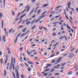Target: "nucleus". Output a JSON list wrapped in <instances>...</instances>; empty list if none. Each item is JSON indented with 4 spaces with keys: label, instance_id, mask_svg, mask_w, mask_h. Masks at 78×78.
Here are the masks:
<instances>
[{
    "label": "nucleus",
    "instance_id": "obj_1",
    "mask_svg": "<svg viewBox=\"0 0 78 78\" xmlns=\"http://www.w3.org/2000/svg\"><path fill=\"white\" fill-rule=\"evenodd\" d=\"M16 63V59L14 58L13 59V57H12L11 61V64H10V66H9V68L10 70H12V67L13 70H15V65L14 64Z\"/></svg>",
    "mask_w": 78,
    "mask_h": 78
},
{
    "label": "nucleus",
    "instance_id": "obj_2",
    "mask_svg": "<svg viewBox=\"0 0 78 78\" xmlns=\"http://www.w3.org/2000/svg\"><path fill=\"white\" fill-rule=\"evenodd\" d=\"M47 12L45 11L44 12H43V13H42V16H40L39 17V19L38 20H37L36 21V22H38V21H39V20H41V19L43 18H44V17H45V16H47V15H44V14H45Z\"/></svg>",
    "mask_w": 78,
    "mask_h": 78
},
{
    "label": "nucleus",
    "instance_id": "obj_3",
    "mask_svg": "<svg viewBox=\"0 0 78 78\" xmlns=\"http://www.w3.org/2000/svg\"><path fill=\"white\" fill-rule=\"evenodd\" d=\"M15 73H16V76L17 78H20V74L19 73V70L17 69V68H16L15 69Z\"/></svg>",
    "mask_w": 78,
    "mask_h": 78
},
{
    "label": "nucleus",
    "instance_id": "obj_4",
    "mask_svg": "<svg viewBox=\"0 0 78 78\" xmlns=\"http://www.w3.org/2000/svg\"><path fill=\"white\" fill-rule=\"evenodd\" d=\"M63 58V57H60V58H59V59L57 60V62L56 63V64H57V63H58V62H61V61H62V60H60V59H62Z\"/></svg>",
    "mask_w": 78,
    "mask_h": 78
},
{
    "label": "nucleus",
    "instance_id": "obj_5",
    "mask_svg": "<svg viewBox=\"0 0 78 78\" xmlns=\"http://www.w3.org/2000/svg\"><path fill=\"white\" fill-rule=\"evenodd\" d=\"M73 56H74V54L73 53H70L69 54V58H72V57H73Z\"/></svg>",
    "mask_w": 78,
    "mask_h": 78
},
{
    "label": "nucleus",
    "instance_id": "obj_6",
    "mask_svg": "<svg viewBox=\"0 0 78 78\" xmlns=\"http://www.w3.org/2000/svg\"><path fill=\"white\" fill-rule=\"evenodd\" d=\"M67 5L68 9H70V5H71V3L70 2H69L68 3Z\"/></svg>",
    "mask_w": 78,
    "mask_h": 78
},
{
    "label": "nucleus",
    "instance_id": "obj_7",
    "mask_svg": "<svg viewBox=\"0 0 78 78\" xmlns=\"http://www.w3.org/2000/svg\"><path fill=\"white\" fill-rule=\"evenodd\" d=\"M6 36L5 35H4L2 37V41H4V42H5L6 41Z\"/></svg>",
    "mask_w": 78,
    "mask_h": 78
},
{
    "label": "nucleus",
    "instance_id": "obj_8",
    "mask_svg": "<svg viewBox=\"0 0 78 78\" xmlns=\"http://www.w3.org/2000/svg\"><path fill=\"white\" fill-rule=\"evenodd\" d=\"M7 50H8V51H9L8 52V54H9V55H11V51H10V49H9V48H8Z\"/></svg>",
    "mask_w": 78,
    "mask_h": 78
},
{
    "label": "nucleus",
    "instance_id": "obj_9",
    "mask_svg": "<svg viewBox=\"0 0 78 78\" xmlns=\"http://www.w3.org/2000/svg\"><path fill=\"white\" fill-rule=\"evenodd\" d=\"M27 52L28 55L29 56H30V55L31 54V53H33L32 51H30V52H29V51L28 50L27 51Z\"/></svg>",
    "mask_w": 78,
    "mask_h": 78
},
{
    "label": "nucleus",
    "instance_id": "obj_10",
    "mask_svg": "<svg viewBox=\"0 0 78 78\" xmlns=\"http://www.w3.org/2000/svg\"><path fill=\"white\" fill-rule=\"evenodd\" d=\"M61 5L58 6H57V7L55 8V9H55V10L58 11V9H59V8H61Z\"/></svg>",
    "mask_w": 78,
    "mask_h": 78
},
{
    "label": "nucleus",
    "instance_id": "obj_11",
    "mask_svg": "<svg viewBox=\"0 0 78 78\" xmlns=\"http://www.w3.org/2000/svg\"><path fill=\"white\" fill-rule=\"evenodd\" d=\"M27 62L29 64H30L31 65H33V63L30 61H27Z\"/></svg>",
    "mask_w": 78,
    "mask_h": 78
},
{
    "label": "nucleus",
    "instance_id": "obj_12",
    "mask_svg": "<svg viewBox=\"0 0 78 78\" xmlns=\"http://www.w3.org/2000/svg\"><path fill=\"white\" fill-rule=\"evenodd\" d=\"M6 59L5 60V64H6V63L7 62V61H8V55H6Z\"/></svg>",
    "mask_w": 78,
    "mask_h": 78
},
{
    "label": "nucleus",
    "instance_id": "obj_13",
    "mask_svg": "<svg viewBox=\"0 0 78 78\" xmlns=\"http://www.w3.org/2000/svg\"><path fill=\"white\" fill-rule=\"evenodd\" d=\"M66 27L68 30L69 29V30H70V26H69V24H66Z\"/></svg>",
    "mask_w": 78,
    "mask_h": 78
},
{
    "label": "nucleus",
    "instance_id": "obj_14",
    "mask_svg": "<svg viewBox=\"0 0 78 78\" xmlns=\"http://www.w3.org/2000/svg\"><path fill=\"white\" fill-rule=\"evenodd\" d=\"M41 9H39L38 11L37 12V14H40V13H41Z\"/></svg>",
    "mask_w": 78,
    "mask_h": 78
},
{
    "label": "nucleus",
    "instance_id": "obj_15",
    "mask_svg": "<svg viewBox=\"0 0 78 78\" xmlns=\"http://www.w3.org/2000/svg\"><path fill=\"white\" fill-rule=\"evenodd\" d=\"M48 5H49V4H45L43 5V8H44V7L47 6H48Z\"/></svg>",
    "mask_w": 78,
    "mask_h": 78
},
{
    "label": "nucleus",
    "instance_id": "obj_16",
    "mask_svg": "<svg viewBox=\"0 0 78 78\" xmlns=\"http://www.w3.org/2000/svg\"><path fill=\"white\" fill-rule=\"evenodd\" d=\"M35 20H36V19H34V20H33V21H32L30 23V25H33Z\"/></svg>",
    "mask_w": 78,
    "mask_h": 78
},
{
    "label": "nucleus",
    "instance_id": "obj_17",
    "mask_svg": "<svg viewBox=\"0 0 78 78\" xmlns=\"http://www.w3.org/2000/svg\"><path fill=\"white\" fill-rule=\"evenodd\" d=\"M72 73H73L72 71H70L68 73V75H72Z\"/></svg>",
    "mask_w": 78,
    "mask_h": 78
},
{
    "label": "nucleus",
    "instance_id": "obj_18",
    "mask_svg": "<svg viewBox=\"0 0 78 78\" xmlns=\"http://www.w3.org/2000/svg\"><path fill=\"white\" fill-rule=\"evenodd\" d=\"M30 23H31V21H29L27 22L26 23V25H29V24H30Z\"/></svg>",
    "mask_w": 78,
    "mask_h": 78
},
{
    "label": "nucleus",
    "instance_id": "obj_19",
    "mask_svg": "<svg viewBox=\"0 0 78 78\" xmlns=\"http://www.w3.org/2000/svg\"><path fill=\"white\" fill-rule=\"evenodd\" d=\"M27 27H26L25 28H24L23 29V33L25 32V31H26V30H27Z\"/></svg>",
    "mask_w": 78,
    "mask_h": 78
},
{
    "label": "nucleus",
    "instance_id": "obj_20",
    "mask_svg": "<svg viewBox=\"0 0 78 78\" xmlns=\"http://www.w3.org/2000/svg\"><path fill=\"white\" fill-rule=\"evenodd\" d=\"M12 73L13 74V76H14V78H16V75H15V74L14 73V72H12Z\"/></svg>",
    "mask_w": 78,
    "mask_h": 78
},
{
    "label": "nucleus",
    "instance_id": "obj_21",
    "mask_svg": "<svg viewBox=\"0 0 78 78\" xmlns=\"http://www.w3.org/2000/svg\"><path fill=\"white\" fill-rule=\"evenodd\" d=\"M17 38L16 37V38L15 39L14 41V42L15 43H16L17 42Z\"/></svg>",
    "mask_w": 78,
    "mask_h": 78
},
{
    "label": "nucleus",
    "instance_id": "obj_22",
    "mask_svg": "<svg viewBox=\"0 0 78 78\" xmlns=\"http://www.w3.org/2000/svg\"><path fill=\"white\" fill-rule=\"evenodd\" d=\"M30 7L29 6L27 8V12H28L29 11V10H30Z\"/></svg>",
    "mask_w": 78,
    "mask_h": 78
},
{
    "label": "nucleus",
    "instance_id": "obj_23",
    "mask_svg": "<svg viewBox=\"0 0 78 78\" xmlns=\"http://www.w3.org/2000/svg\"><path fill=\"white\" fill-rule=\"evenodd\" d=\"M2 17H3V14L2 13L0 12V19H1Z\"/></svg>",
    "mask_w": 78,
    "mask_h": 78
},
{
    "label": "nucleus",
    "instance_id": "obj_24",
    "mask_svg": "<svg viewBox=\"0 0 78 78\" xmlns=\"http://www.w3.org/2000/svg\"><path fill=\"white\" fill-rule=\"evenodd\" d=\"M37 0H32L31 1V2H32V3H34V2H36V1Z\"/></svg>",
    "mask_w": 78,
    "mask_h": 78
},
{
    "label": "nucleus",
    "instance_id": "obj_25",
    "mask_svg": "<svg viewBox=\"0 0 78 78\" xmlns=\"http://www.w3.org/2000/svg\"><path fill=\"white\" fill-rule=\"evenodd\" d=\"M12 13L13 14V16H15V13H14V12L13 10H12Z\"/></svg>",
    "mask_w": 78,
    "mask_h": 78
},
{
    "label": "nucleus",
    "instance_id": "obj_26",
    "mask_svg": "<svg viewBox=\"0 0 78 78\" xmlns=\"http://www.w3.org/2000/svg\"><path fill=\"white\" fill-rule=\"evenodd\" d=\"M61 27H62V28H61V30H64V27H63V25H61Z\"/></svg>",
    "mask_w": 78,
    "mask_h": 78
},
{
    "label": "nucleus",
    "instance_id": "obj_27",
    "mask_svg": "<svg viewBox=\"0 0 78 78\" xmlns=\"http://www.w3.org/2000/svg\"><path fill=\"white\" fill-rule=\"evenodd\" d=\"M20 34H21V33H20L16 37V38H18L19 37V36H20Z\"/></svg>",
    "mask_w": 78,
    "mask_h": 78
},
{
    "label": "nucleus",
    "instance_id": "obj_28",
    "mask_svg": "<svg viewBox=\"0 0 78 78\" xmlns=\"http://www.w3.org/2000/svg\"><path fill=\"white\" fill-rule=\"evenodd\" d=\"M65 64H66V63H64L63 64H62V63L61 64V66L62 67H63V66H65Z\"/></svg>",
    "mask_w": 78,
    "mask_h": 78
},
{
    "label": "nucleus",
    "instance_id": "obj_29",
    "mask_svg": "<svg viewBox=\"0 0 78 78\" xmlns=\"http://www.w3.org/2000/svg\"><path fill=\"white\" fill-rule=\"evenodd\" d=\"M23 27V26L22 25H21L19 26V27H18V28L19 29L20 28H22Z\"/></svg>",
    "mask_w": 78,
    "mask_h": 78
},
{
    "label": "nucleus",
    "instance_id": "obj_30",
    "mask_svg": "<svg viewBox=\"0 0 78 78\" xmlns=\"http://www.w3.org/2000/svg\"><path fill=\"white\" fill-rule=\"evenodd\" d=\"M2 27L3 28V20H2Z\"/></svg>",
    "mask_w": 78,
    "mask_h": 78
},
{
    "label": "nucleus",
    "instance_id": "obj_31",
    "mask_svg": "<svg viewBox=\"0 0 78 78\" xmlns=\"http://www.w3.org/2000/svg\"><path fill=\"white\" fill-rule=\"evenodd\" d=\"M12 28L10 29L9 31V33H11V31H12Z\"/></svg>",
    "mask_w": 78,
    "mask_h": 78
},
{
    "label": "nucleus",
    "instance_id": "obj_32",
    "mask_svg": "<svg viewBox=\"0 0 78 78\" xmlns=\"http://www.w3.org/2000/svg\"><path fill=\"white\" fill-rule=\"evenodd\" d=\"M20 14H21V12L17 14V18L18 17H19V16H20Z\"/></svg>",
    "mask_w": 78,
    "mask_h": 78
},
{
    "label": "nucleus",
    "instance_id": "obj_33",
    "mask_svg": "<svg viewBox=\"0 0 78 78\" xmlns=\"http://www.w3.org/2000/svg\"><path fill=\"white\" fill-rule=\"evenodd\" d=\"M27 70H28V71L30 72V71L31 70V68H28L27 69Z\"/></svg>",
    "mask_w": 78,
    "mask_h": 78
},
{
    "label": "nucleus",
    "instance_id": "obj_34",
    "mask_svg": "<svg viewBox=\"0 0 78 78\" xmlns=\"http://www.w3.org/2000/svg\"><path fill=\"white\" fill-rule=\"evenodd\" d=\"M25 34H26L25 33H24V34H22L21 35H20V37H23V36H24V35H25Z\"/></svg>",
    "mask_w": 78,
    "mask_h": 78
},
{
    "label": "nucleus",
    "instance_id": "obj_35",
    "mask_svg": "<svg viewBox=\"0 0 78 78\" xmlns=\"http://www.w3.org/2000/svg\"><path fill=\"white\" fill-rule=\"evenodd\" d=\"M25 15H26V14H23L21 16V18H22L23 17H24V16H25Z\"/></svg>",
    "mask_w": 78,
    "mask_h": 78
},
{
    "label": "nucleus",
    "instance_id": "obj_36",
    "mask_svg": "<svg viewBox=\"0 0 78 78\" xmlns=\"http://www.w3.org/2000/svg\"><path fill=\"white\" fill-rule=\"evenodd\" d=\"M55 62V60L54 59L53 60L51 61V63H54Z\"/></svg>",
    "mask_w": 78,
    "mask_h": 78
},
{
    "label": "nucleus",
    "instance_id": "obj_37",
    "mask_svg": "<svg viewBox=\"0 0 78 78\" xmlns=\"http://www.w3.org/2000/svg\"><path fill=\"white\" fill-rule=\"evenodd\" d=\"M23 47H21L20 48V51H22V50H23Z\"/></svg>",
    "mask_w": 78,
    "mask_h": 78
},
{
    "label": "nucleus",
    "instance_id": "obj_38",
    "mask_svg": "<svg viewBox=\"0 0 78 78\" xmlns=\"http://www.w3.org/2000/svg\"><path fill=\"white\" fill-rule=\"evenodd\" d=\"M3 3H4V6L5 7V0H3Z\"/></svg>",
    "mask_w": 78,
    "mask_h": 78
},
{
    "label": "nucleus",
    "instance_id": "obj_39",
    "mask_svg": "<svg viewBox=\"0 0 78 78\" xmlns=\"http://www.w3.org/2000/svg\"><path fill=\"white\" fill-rule=\"evenodd\" d=\"M5 35H8V33L7 31H5Z\"/></svg>",
    "mask_w": 78,
    "mask_h": 78
},
{
    "label": "nucleus",
    "instance_id": "obj_40",
    "mask_svg": "<svg viewBox=\"0 0 78 78\" xmlns=\"http://www.w3.org/2000/svg\"><path fill=\"white\" fill-rule=\"evenodd\" d=\"M44 71L45 72H46L47 71H50V69H46L44 70Z\"/></svg>",
    "mask_w": 78,
    "mask_h": 78
},
{
    "label": "nucleus",
    "instance_id": "obj_41",
    "mask_svg": "<svg viewBox=\"0 0 78 78\" xmlns=\"http://www.w3.org/2000/svg\"><path fill=\"white\" fill-rule=\"evenodd\" d=\"M24 64L25 66H27V67H28V66H29V65H28L27 64L26 62H25Z\"/></svg>",
    "mask_w": 78,
    "mask_h": 78
},
{
    "label": "nucleus",
    "instance_id": "obj_42",
    "mask_svg": "<svg viewBox=\"0 0 78 78\" xmlns=\"http://www.w3.org/2000/svg\"><path fill=\"white\" fill-rule=\"evenodd\" d=\"M34 12V10H32L31 12H30V15H31V14L32 13H33V12Z\"/></svg>",
    "mask_w": 78,
    "mask_h": 78
},
{
    "label": "nucleus",
    "instance_id": "obj_43",
    "mask_svg": "<svg viewBox=\"0 0 78 78\" xmlns=\"http://www.w3.org/2000/svg\"><path fill=\"white\" fill-rule=\"evenodd\" d=\"M67 55H68V53H67L66 54H64L63 55V56H67Z\"/></svg>",
    "mask_w": 78,
    "mask_h": 78
},
{
    "label": "nucleus",
    "instance_id": "obj_44",
    "mask_svg": "<svg viewBox=\"0 0 78 78\" xmlns=\"http://www.w3.org/2000/svg\"><path fill=\"white\" fill-rule=\"evenodd\" d=\"M52 36H56V34L55 33H54L52 34Z\"/></svg>",
    "mask_w": 78,
    "mask_h": 78
},
{
    "label": "nucleus",
    "instance_id": "obj_45",
    "mask_svg": "<svg viewBox=\"0 0 78 78\" xmlns=\"http://www.w3.org/2000/svg\"><path fill=\"white\" fill-rule=\"evenodd\" d=\"M61 38H59L60 40H61V39H62V38H64V37L63 36H61Z\"/></svg>",
    "mask_w": 78,
    "mask_h": 78
},
{
    "label": "nucleus",
    "instance_id": "obj_46",
    "mask_svg": "<svg viewBox=\"0 0 78 78\" xmlns=\"http://www.w3.org/2000/svg\"><path fill=\"white\" fill-rule=\"evenodd\" d=\"M30 30H28L25 33V34H27L28 33H29V32H30Z\"/></svg>",
    "mask_w": 78,
    "mask_h": 78
},
{
    "label": "nucleus",
    "instance_id": "obj_47",
    "mask_svg": "<svg viewBox=\"0 0 78 78\" xmlns=\"http://www.w3.org/2000/svg\"><path fill=\"white\" fill-rule=\"evenodd\" d=\"M64 36L65 37V39L66 41H67L68 40L67 39V37H66L65 35H64Z\"/></svg>",
    "mask_w": 78,
    "mask_h": 78
},
{
    "label": "nucleus",
    "instance_id": "obj_48",
    "mask_svg": "<svg viewBox=\"0 0 78 78\" xmlns=\"http://www.w3.org/2000/svg\"><path fill=\"white\" fill-rule=\"evenodd\" d=\"M6 70H5V71H4V76H6Z\"/></svg>",
    "mask_w": 78,
    "mask_h": 78
},
{
    "label": "nucleus",
    "instance_id": "obj_49",
    "mask_svg": "<svg viewBox=\"0 0 78 78\" xmlns=\"http://www.w3.org/2000/svg\"><path fill=\"white\" fill-rule=\"evenodd\" d=\"M75 49V48H73L72 49V50H70V52H72V51H73V50H74Z\"/></svg>",
    "mask_w": 78,
    "mask_h": 78
},
{
    "label": "nucleus",
    "instance_id": "obj_50",
    "mask_svg": "<svg viewBox=\"0 0 78 78\" xmlns=\"http://www.w3.org/2000/svg\"><path fill=\"white\" fill-rule=\"evenodd\" d=\"M71 9L72 11H73V12H74L75 11V10H74V9H73V8H72Z\"/></svg>",
    "mask_w": 78,
    "mask_h": 78
},
{
    "label": "nucleus",
    "instance_id": "obj_51",
    "mask_svg": "<svg viewBox=\"0 0 78 78\" xmlns=\"http://www.w3.org/2000/svg\"><path fill=\"white\" fill-rule=\"evenodd\" d=\"M27 11V10L25 9L24 10H23L22 12L21 13V14H23V12H25V11Z\"/></svg>",
    "mask_w": 78,
    "mask_h": 78
},
{
    "label": "nucleus",
    "instance_id": "obj_52",
    "mask_svg": "<svg viewBox=\"0 0 78 78\" xmlns=\"http://www.w3.org/2000/svg\"><path fill=\"white\" fill-rule=\"evenodd\" d=\"M36 27V26H34L33 27H32L31 29V30H33V29H34V28H35V27Z\"/></svg>",
    "mask_w": 78,
    "mask_h": 78
},
{
    "label": "nucleus",
    "instance_id": "obj_53",
    "mask_svg": "<svg viewBox=\"0 0 78 78\" xmlns=\"http://www.w3.org/2000/svg\"><path fill=\"white\" fill-rule=\"evenodd\" d=\"M59 75V73H55V75Z\"/></svg>",
    "mask_w": 78,
    "mask_h": 78
},
{
    "label": "nucleus",
    "instance_id": "obj_54",
    "mask_svg": "<svg viewBox=\"0 0 78 78\" xmlns=\"http://www.w3.org/2000/svg\"><path fill=\"white\" fill-rule=\"evenodd\" d=\"M35 16H36V15H34L33 16H32V18H34Z\"/></svg>",
    "mask_w": 78,
    "mask_h": 78
},
{
    "label": "nucleus",
    "instance_id": "obj_55",
    "mask_svg": "<svg viewBox=\"0 0 78 78\" xmlns=\"http://www.w3.org/2000/svg\"><path fill=\"white\" fill-rule=\"evenodd\" d=\"M59 42L56 43H55V45H59Z\"/></svg>",
    "mask_w": 78,
    "mask_h": 78
},
{
    "label": "nucleus",
    "instance_id": "obj_56",
    "mask_svg": "<svg viewBox=\"0 0 78 78\" xmlns=\"http://www.w3.org/2000/svg\"><path fill=\"white\" fill-rule=\"evenodd\" d=\"M54 71H55V70H52L50 72L51 73V72H54Z\"/></svg>",
    "mask_w": 78,
    "mask_h": 78
},
{
    "label": "nucleus",
    "instance_id": "obj_57",
    "mask_svg": "<svg viewBox=\"0 0 78 78\" xmlns=\"http://www.w3.org/2000/svg\"><path fill=\"white\" fill-rule=\"evenodd\" d=\"M20 76L22 78H24V76H23L21 74L20 75Z\"/></svg>",
    "mask_w": 78,
    "mask_h": 78
},
{
    "label": "nucleus",
    "instance_id": "obj_58",
    "mask_svg": "<svg viewBox=\"0 0 78 78\" xmlns=\"http://www.w3.org/2000/svg\"><path fill=\"white\" fill-rule=\"evenodd\" d=\"M76 71V70H77L78 69V66H77L76 68H75Z\"/></svg>",
    "mask_w": 78,
    "mask_h": 78
},
{
    "label": "nucleus",
    "instance_id": "obj_59",
    "mask_svg": "<svg viewBox=\"0 0 78 78\" xmlns=\"http://www.w3.org/2000/svg\"><path fill=\"white\" fill-rule=\"evenodd\" d=\"M43 75L44 76H47V74L45 73H44V74H43Z\"/></svg>",
    "mask_w": 78,
    "mask_h": 78
},
{
    "label": "nucleus",
    "instance_id": "obj_60",
    "mask_svg": "<svg viewBox=\"0 0 78 78\" xmlns=\"http://www.w3.org/2000/svg\"><path fill=\"white\" fill-rule=\"evenodd\" d=\"M22 19L18 23V24H19V23H20V22H22Z\"/></svg>",
    "mask_w": 78,
    "mask_h": 78
},
{
    "label": "nucleus",
    "instance_id": "obj_61",
    "mask_svg": "<svg viewBox=\"0 0 78 78\" xmlns=\"http://www.w3.org/2000/svg\"><path fill=\"white\" fill-rule=\"evenodd\" d=\"M22 19L18 23V24H19V23H20V22H22Z\"/></svg>",
    "mask_w": 78,
    "mask_h": 78
},
{
    "label": "nucleus",
    "instance_id": "obj_62",
    "mask_svg": "<svg viewBox=\"0 0 78 78\" xmlns=\"http://www.w3.org/2000/svg\"><path fill=\"white\" fill-rule=\"evenodd\" d=\"M47 66H51V64H47Z\"/></svg>",
    "mask_w": 78,
    "mask_h": 78
},
{
    "label": "nucleus",
    "instance_id": "obj_63",
    "mask_svg": "<svg viewBox=\"0 0 78 78\" xmlns=\"http://www.w3.org/2000/svg\"><path fill=\"white\" fill-rule=\"evenodd\" d=\"M59 17V16H57L55 17V18H58Z\"/></svg>",
    "mask_w": 78,
    "mask_h": 78
},
{
    "label": "nucleus",
    "instance_id": "obj_64",
    "mask_svg": "<svg viewBox=\"0 0 78 78\" xmlns=\"http://www.w3.org/2000/svg\"><path fill=\"white\" fill-rule=\"evenodd\" d=\"M64 50H65L64 49H62L61 50V52L64 51Z\"/></svg>",
    "mask_w": 78,
    "mask_h": 78
}]
</instances>
